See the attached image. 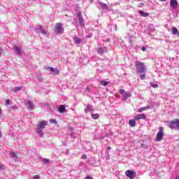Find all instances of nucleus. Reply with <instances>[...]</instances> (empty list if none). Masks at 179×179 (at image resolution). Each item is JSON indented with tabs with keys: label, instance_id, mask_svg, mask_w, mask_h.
Here are the masks:
<instances>
[{
	"label": "nucleus",
	"instance_id": "nucleus-36",
	"mask_svg": "<svg viewBox=\"0 0 179 179\" xmlns=\"http://www.w3.org/2000/svg\"><path fill=\"white\" fill-rule=\"evenodd\" d=\"M10 103V99H6L5 101V106H9Z\"/></svg>",
	"mask_w": 179,
	"mask_h": 179
},
{
	"label": "nucleus",
	"instance_id": "nucleus-21",
	"mask_svg": "<svg viewBox=\"0 0 179 179\" xmlns=\"http://www.w3.org/2000/svg\"><path fill=\"white\" fill-rule=\"evenodd\" d=\"M138 13H140L141 16H143V17H148V16H149V13H145L143 10H139Z\"/></svg>",
	"mask_w": 179,
	"mask_h": 179
},
{
	"label": "nucleus",
	"instance_id": "nucleus-3",
	"mask_svg": "<svg viewBox=\"0 0 179 179\" xmlns=\"http://www.w3.org/2000/svg\"><path fill=\"white\" fill-rule=\"evenodd\" d=\"M164 131V129L163 127L159 128V131L157 134L156 138L157 141L158 142H160V141L163 140V136H164V133L163 132Z\"/></svg>",
	"mask_w": 179,
	"mask_h": 179
},
{
	"label": "nucleus",
	"instance_id": "nucleus-41",
	"mask_svg": "<svg viewBox=\"0 0 179 179\" xmlns=\"http://www.w3.org/2000/svg\"><path fill=\"white\" fill-rule=\"evenodd\" d=\"M109 150H111V147L108 146L106 149V152H108Z\"/></svg>",
	"mask_w": 179,
	"mask_h": 179
},
{
	"label": "nucleus",
	"instance_id": "nucleus-12",
	"mask_svg": "<svg viewBox=\"0 0 179 179\" xmlns=\"http://www.w3.org/2000/svg\"><path fill=\"white\" fill-rule=\"evenodd\" d=\"M138 120H146V115L142 113V114H138L136 117H134L135 121H138Z\"/></svg>",
	"mask_w": 179,
	"mask_h": 179
},
{
	"label": "nucleus",
	"instance_id": "nucleus-26",
	"mask_svg": "<svg viewBox=\"0 0 179 179\" xmlns=\"http://www.w3.org/2000/svg\"><path fill=\"white\" fill-rule=\"evenodd\" d=\"M146 110H149V106H145V107L140 108L138 110V113H142V111H145Z\"/></svg>",
	"mask_w": 179,
	"mask_h": 179
},
{
	"label": "nucleus",
	"instance_id": "nucleus-9",
	"mask_svg": "<svg viewBox=\"0 0 179 179\" xmlns=\"http://www.w3.org/2000/svg\"><path fill=\"white\" fill-rule=\"evenodd\" d=\"M24 103H25V106H27V108L29 111H31V110H33V108H34V106L33 105V102L30 101V100L26 99L24 101Z\"/></svg>",
	"mask_w": 179,
	"mask_h": 179
},
{
	"label": "nucleus",
	"instance_id": "nucleus-34",
	"mask_svg": "<svg viewBox=\"0 0 179 179\" xmlns=\"http://www.w3.org/2000/svg\"><path fill=\"white\" fill-rule=\"evenodd\" d=\"M105 156L106 159H110V152H108V151H106Z\"/></svg>",
	"mask_w": 179,
	"mask_h": 179
},
{
	"label": "nucleus",
	"instance_id": "nucleus-39",
	"mask_svg": "<svg viewBox=\"0 0 179 179\" xmlns=\"http://www.w3.org/2000/svg\"><path fill=\"white\" fill-rule=\"evenodd\" d=\"M33 179H40V176L39 175H36L34 176Z\"/></svg>",
	"mask_w": 179,
	"mask_h": 179
},
{
	"label": "nucleus",
	"instance_id": "nucleus-7",
	"mask_svg": "<svg viewBox=\"0 0 179 179\" xmlns=\"http://www.w3.org/2000/svg\"><path fill=\"white\" fill-rule=\"evenodd\" d=\"M55 31L56 33H63L64 32V27H62V24L57 23L55 26Z\"/></svg>",
	"mask_w": 179,
	"mask_h": 179
},
{
	"label": "nucleus",
	"instance_id": "nucleus-47",
	"mask_svg": "<svg viewBox=\"0 0 179 179\" xmlns=\"http://www.w3.org/2000/svg\"><path fill=\"white\" fill-rule=\"evenodd\" d=\"M115 29L117 30V24H115Z\"/></svg>",
	"mask_w": 179,
	"mask_h": 179
},
{
	"label": "nucleus",
	"instance_id": "nucleus-11",
	"mask_svg": "<svg viewBox=\"0 0 179 179\" xmlns=\"http://www.w3.org/2000/svg\"><path fill=\"white\" fill-rule=\"evenodd\" d=\"M170 6L173 9H177V7L178 6V2L176 1V0H171L170 1Z\"/></svg>",
	"mask_w": 179,
	"mask_h": 179
},
{
	"label": "nucleus",
	"instance_id": "nucleus-19",
	"mask_svg": "<svg viewBox=\"0 0 179 179\" xmlns=\"http://www.w3.org/2000/svg\"><path fill=\"white\" fill-rule=\"evenodd\" d=\"M89 111H94L93 106L90 104L87 105V107L85 108V113H89Z\"/></svg>",
	"mask_w": 179,
	"mask_h": 179
},
{
	"label": "nucleus",
	"instance_id": "nucleus-40",
	"mask_svg": "<svg viewBox=\"0 0 179 179\" xmlns=\"http://www.w3.org/2000/svg\"><path fill=\"white\" fill-rule=\"evenodd\" d=\"M82 159H83L84 160H86V159H87V156L86 155H83L82 156Z\"/></svg>",
	"mask_w": 179,
	"mask_h": 179
},
{
	"label": "nucleus",
	"instance_id": "nucleus-49",
	"mask_svg": "<svg viewBox=\"0 0 179 179\" xmlns=\"http://www.w3.org/2000/svg\"><path fill=\"white\" fill-rule=\"evenodd\" d=\"M178 37H179V31H178Z\"/></svg>",
	"mask_w": 179,
	"mask_h": 179
},
{
	"label": "nucleus",
	"instance_id": "nucleus-30",
	"mask_svg": "<svg viewBox=\"0 0 179 179\" xmlns=\"http://www.w3.org/2000/svg\"><path fill=\"white\" fill-rule=\"evenodd\" d=\"M150 86H151V87H154L155 89L159 87V85L155 84L153 83H150Z\"/></svg>",
	"mask_w": 179,
	"mask_h": 179
},
{
	"label": "nucleus",
	"instance_id": "nucleus-15",
	"mask_svg": "<svg viewBox=\"0 0 179 179\" xmlns=\"http://www.w3.org/2000/svg\"><path fill=\"white\" fill-rule=\"evenodd\" d=\"M98 54H100V55H103L104 52H107V48H99L97 50Z\"/></svg>",
	"mask_w": 179,
	"mask_h": 179
},
{
	"label": "nucleus",
	"instance_id": "nucleus-31",
	"mask_svg": "<svg viewBox=\"0 0 179 179\" xmlns=\"http://www.w3.org/2000/svg\"><path fill=\"white\" fill-rule=\"evenodd\" d=\"M42 162H43V163H44V164H48V163H50V160L48 159H45V158H43L42 159Z\"/></svg>",
	"mask_w": 179,
	"mask_h": 179
},
{
	"label": "nucleus",
	"instance_id": "nucleus-45",
	"mask_svg": "<svg viewBox=\"0 0 179 179\" xmlns=\"http://www.w3.org/2000/svg\"><path fill=\"white\" fill-rule=\"evenodd\" d=\"M15 159V163H17V162H19V159H17V157H15V158H14Z\"/></svg>",
	"mask_w": 179,
	"mask_h": 179
},
{
	"label": "nucleus",
	"instance_id": "nucleus-44",
	"mask_svg": "<svg viewBox=\"0 0 179 179\" xmlns=\"http://www.w3.org/2000/svg\"><path fill=\"white\" fill-rule=\"evenodd\" d=\"M141 50H142V51H146V48L145 47V46H143L142 48H141Z\"/></svg>",
	"mask_w": 179,
	"mask_h": 179
},
{
	"label": "nucleus",
	"instance_id": "nucleus-17",
	"mask_svg": "<svg viewBox=\"0 0 179 179\" xmlns=\"http://www.w3.org/2000/svg\"><path fill=\"white\" fill-rule=\"evenodd\" d=\"M57 108L59 113H60L61 114H62V113H64V111L66 110V108H65V105H60L57 107Z\"/></svg>",
	"mask_w": 179,
	"mask_h": 179
},
{
	"label": "nucleus",
	"instance_id": "nucleus-24",
	"mask_svg": "<svg viewBox=\"0 0 179 179\" xmlns=\"http://www.w3.org/2000/svg\"><path fill=\"white\" fill-rule=\"evenodd\" d=\"M178 29H177L176 27L172 28V34H173L175 36L177 35L178 36Z\"/></svg>",
	"mask_w": 179,
	"mask_h": 179
},
{
	"label": "nucleus",
	"instance_id": "nucleus-50",
	"mask_svg": "<svg viewBox=\"0 0 179 179\" xmlns=\"http://www.w3.org/2000/svg\"><path fill=\"white\" fill-rule=\"evenodd\" d=\"M88 37H92V36L90 35Z\"/></svg>",
	"mask_w": 179,
	"mask_h": 179
},
{
	"label": "nucleus",
	"instance_id": "nucleus-37",
	"mask_svg": "<svg viewBox=\"0 0 179 179\" xmlns=\"http://www.w3.org/2000/svg\"><path fill=\"white\" fill-rule=\"evenodd\" d=\"M50 124H57V121L55 119H50Z\"/></svg>",
	"mask_w": 179,
	"mask_h": 179
},
{
	"label": "nucleus",
	"instance_id": "nucleus-29",
	"mask_svg": "<svg viewBox=\"0 0 179 179\" xmlns=\"http://www.w3.org/2000/svg\"><path fill=\"white\" fill-rule=\"evenodd\" d=\"M10 157H13V159L17 158V155H16V154L15 153V152H10L9 153Z\"/></svg>",
	"mask_w": 179,
	"mask_h": 179
},
{
	"label": "nucleus",
	"instance_id": "nucleus-51",
	"mask_svg": "<svg viewBox=\"0 0 179 179\" xmlns=\"http://www.w3.org/2000/svg\"><path fill=\"white\" fill-rule=\"evenodd\" d=\"M0 55H1V52H0Z\"/></svg>",
	"mask_w": 179,
	"mask_h": 179
},
{
	"label": "nucleus",
	"instance_id": "nucleus-4",
	"mask_svg": "<svg viewBox=\"0 0 179 179\" xmlns=\"http://www.w3.org/2000/svg\"><path fill=\"white\" fill-rule=\"evenodd\" d=\"M178 123V119H176L175 120L167 122L168 127L171 129H177Z\"/></svg>",
	"mask_w": 179,
	"mask_h": 179
},
{
	"label": "nucleus",
	"instance_id": "nucleus-38",
	"mask_svg": "<svg viewBox=\"0 0 179 179\" xmlns=\"http://www.w3.org/2000/svg\"><path fill=\"white\" fill-rule=\"evenodd\" d=\"M5 169V165L0 163V170H3Z\"/></svg>",
	"mask_w": 179,
	"mask_h": 179
},
{
	"label": "nucleus",
	"instance_id": "nucleus-14",
	"mask_svg": "<svg viewBox=\"0 0 179 179\" xmlns=\"http://www.w3.org/2000/svg\"><path fill=\"white\" fill-rule=\"evenodd\" d=\"M13 50H14V52L17 54V55H22V49L19 48V46H14Z\"/></svg>",
	"mask_w": 179,
	"mask_h": 179
},
{
	"label": "nucleus",
	"instance_id": "nucleus-43",
	"mask_svg": "<svg viewBox=\"0 0 179 179\" xmlns=\"http://www.w3.org/2000/svg\"><path fill=\"white\" fill-rule=\"evenodd\" d=\"M176 129H178V131H179V119H178V124H177Z\"/></svg>",
	"mask_w": 179,
	"mask_h": 179
},
{
	"label": "nucleus",
	"instance_id": "nucleus-42",
	"mask_svg": "<svg viewBox=\"0 0 179 179\" xmlns=\"http://www.w3.org/2000/svg\"><path fill=\"white\" fill-rule=\"evenodd\" d=\"M85 179H93V178L90 176H87Z\"/></svg>",
	"mask_w": 179,
	"mask_h": 179
},
{
	"label": "nucleus",
	"instance_id": "nucleus-22",
	"mask_svg": "<svg viewBox=\"0 0 179 179\" xmlns=\"http://www.w3.org/2000/svg\"><path fill=\"white\" fill-rule=\"evenodd\" d=\"M91 117L93 120H99L100 115L97 113H91Z\"/></svg>",
	"mask_w": 179,
	"mask_h": 179
},
{
	"label": "nucleus",
	"instance_id": "nucleus-10",
	"mask_svg": "<svg viewBox=\"0 0 179 179\" xmlns=\"http://www.w3.org/2000/svg\"><path fill=\"white\" fill-rule=\"evenodd\" d=\"M47 125V121L43 120L42 122H40L37 124V128L38 130H43L44 128H45V126Z\"/></svg>",
	"mask_w": 179,
	"mask_h": 179
},
{
	"label": "nucleus",
	"instance_id": "nucleus-25",
	"mask_svg": "<svg viewBox=\"0 0 179 179\" xmlns=\"http://www.w3.org/2000/svg\"><path fill=\"white\" fill-rule=\"evenodd\" d=\"M100 85H101L102 86H107V85H108L110 83L108 81H106L104 80H101L99 82Z\"/></svg>",
	"mask_w": 179,
	"mask_h": 179
},
{
	"label": "nucleus",
	"instance_id": "nucleus-8",
	"mask_svg": "<svg viewBox=\"0 0 179 179\" xmlns=\"http://www.w3.org/2000/svg\"><path fill=\"white\" fill-rule=\"evenodd\" d=\"M119 93H120V94H122L123 99H124V100H127V99H128V97H131V96H132V94H131V93L125 92V90H120Z\"/></svg>",
	"mask_w": 179,
	"mask_h": 179
},
{
	"label": "nucleus",
	"instance_id": "nucleus-5",
	"mask_svg": "<svg viewBox=\"0 0 179 179\" xmlns=\"http://www.w3.org/2000/svg\"><path fill=\"white\" fill-rule=\"evenodd\" d=\"M125 176L130 179H134L136 177V172L131 170H127L125 172Z\"/></svg>",
	"mask_w": 179,
	"mask_h": 179
},
{
	"label": "nucleus",
	"instance_id": "nucleus-13",
	"mask_svg": "<svg viewBox=\"0 0 179 179\" xmlns=\"http://www.w3.org/2000/svg\"><path fill=\"white\" fill-rule=\"evenodd\" d=\"M36 30L38 33H41V34H43L44 36L45 34H47V32L43 29V27H41V25L36 26Z\"/></svg>",
	"mask_w": 179,
	"mask_h": 179
},
{
	"label": "nucleus",
	"instance_id": "nucleus-46",
	"mask_svg": "<svg viewBox=\"0 0 179 179\" xmlns=\"http://www.w3.org/2000/svg\"><path fill=\"white\" fill-rule=\"evenodd\" d=\"M160 2H166V0H159Z\"/></svg>",
	"mask_w": 179,
	"mask_h": 179
},
{
	"label": "nucleus",
	"instance_id": "nucleus-16",
	"mask_svg": "<svg viewBox=\"0 0 179 179\" xmlns=\"http://www.w3.org/2000/svg\"><path fill=\"white\" fill-rule=\"evenodd\" d=\"M155 26L153 24L148 25V33L150 34L151 33H153V31H155Z\"/></svg>",
	"mask_w": 179,
	"mask_h": 179
},
{
	"label": "nucleus",
	"instance_id": "nucleus-18",
	"mask_svg": "<svg viewBox=\"0 0 179 179\" xmlns=\"http://www.w3.org/2000/svg\"><path fill=\"white\" fill-rule=\"evenodd\" d=\"M99 3L100 8H101V9H103V10H108V6H107V4L101 2H99Z\"/></svg>",
	"mask_w": 179,
	"mask_h": 179
},
{
	"label": "nucleus",
	"instance_id": "nucleus-20",
	"mask_svg": "<svg viewBox=\"0 0 179 179\" xmlns=\"http://www.w3.org/2000/svg\"><path fill=\"white\" fill-rule=\"evenodd\" d=\"M74 40V43L76 44L77 45H79V44H80L82 43V39L79 37H74L73 38Z\"/></svg>",
	"mask_w": 179,
	"mask_h": 179
},
{
	"label": "nucleus",
	"instance_id": "nucleus-35",
	"mask_svg": "<svg viewBox=\"0 0 179 179\" xmlns=\"http://www.w3.org/2000/svg\"><path fill=\"white\" fill-rule=\"evenodd\" d=\"M37 80L38 81V83H41V82H43V78H41V76L37 78Z\"/></svg>",
	"mask_w": 179,
	"mask_h": 179
},
{
	"label": "nucleus",
	"instance_id": "nucleus-23",
	"mask_svg": "<svg viewBox=\"0 0 179 179\" xmlns=\"http://www.w3.org/2000/svg\"><path fill=\"white\" fill-rule=\"evenodd\" d=\"M135 119L134 120H130L129 121V125H130V127H135V125H136V122H135Z\"/></svg>",
	"mask_w": 179,
	"mask_h": 179
},
{
	"label": "nucleus",
	"instance_id": "nucleus-33",
	"mask_svg": "<svg viewBox=\"0 0 179 179\" xmlns=\"http://www.w3.org/2000/svg\"><path fill=\"white\" fill-rule=\"evenodd\" d=\"M76 133L71 131V133H70V137L71 138H76Z\"/></svg>",
	"mask_w": 179,
	"mask_h": 179
},
{
	"label": "nucleus",
	"instance_id": "nucleus-28",
	"mask_svg": "<svg viewBox=\"0 0 179 179\" xmlns=\"http://www.w3.org/2000/svg\"><path fill=\"white\" fill-rule=\"evenodd\" d=\"M36 134L41 136V138H43L44 136V133H43V130H38Z\"/></svg>",
	"mask_w": 179,
	"mask_h": 179
},
{
	"label": "nucleus",
	"instance_id": "nucleus-1",
	"mask_svg": "<svg viewBox=\"0 0 179 179\" xmlns=\"http://www.w3.org/2000/svg\"><path fill=\"white\" fill-rule=\"evenodd\" d=\"M136 71L138 73H141L140 75V78L141 80H145V78H146V66H145V64L143 62L136 61L135 62Z\"/></svg>",
	"mask_w": 179,
	"mask_h": 179
},
{
	"label": "nucleus",
	"instance_id": "nucleus-48",
	"mask_svg": "<svg viewBox=\"0 0 179 179\" xmlns=\"http://www.w3.org/2000/svg\"><path fill=\"white\" fill-rule=\"evenodd\" d=\"M176 179H179V176H177Z\"/></svg>",
	"mask_w": 179,
	"mask_h": 179
},
{
	"label": "nucleus",
	"instance_id": "nucleus-27",
	"mask_svg": "<svg viewBox=\"0 0 179 179\" xmlns=\"http://www.w3.org/2000/svg\"><path fill=\"white\" fill-rule=\"evenodd\" d=\"M128 41H129L130 45L132 47V45H134V41H132V36H131L129 34L128 36Z\"/></svg>",
	"mask_w": 179,
	"mask_h": 179
},
{
	"label": "nucleus",
	"instance_id": "nucleus-2",
	"mask_svg": "<svg viewBox=\"0 0 179 179\" xmlns=\"http://www.w3.org/2000/svg\"><path fill=\"white\" fill-rule=\"evenodd\" d=\"M45 69L48 71L49 75H59V70L57 68L46 66Z\"/></svg>",
	"mask_w": 179,
	"mask_h": 179
},
{
	"label": "nucleus",
	"instance_id": "nucleus-32",
	"mask_svg": "<svg viewBox=\"0 0 179 179\" xmlns=\"http://www.w3.org/2000/svg\"><path fill=\"white\" fill-rule=\"evenodd\" d=\"M14 92H20L22 90V87H17L14 88Z\"/></svg>",
	"mask_w": 179,
	"mask_h": 179
},
{
	"label": "nucleus",
	"instance_id": "nucleus-6",
	"mask_svg": "<svg viewBox=\"0 0 179 179\" xmlns=\"http://www.w3.org/2000/svg\"><path fill=\"white\" fill-rule=\"evenodd\" d=\"M77 17L81 27H85V20L83 19V16H82V13H80V11L77 13Z\"/></svg>",
	"mask_w": 179,
	"mask_h": 179
}]
</instances>
